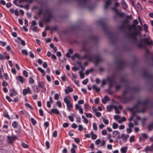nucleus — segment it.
<instances>
[{
  "label": "nucleus",
  "mask_w": 153,
  "mask_h": 153,
  "mask_svg": "<svg viewBox=\"0 0 153 153\" xmlns=\"http://www.w3.org/2000/svg\"><path fill=\"white\" fill-rule=\"evenodd\" d=\"M127 29L130 31H131L133 29L135 31V32L129 33L128 35L133 39L134 42H136L137 40V36L139 33V32H137L136 26L134 24L127 25Z\"/></svg>",
  "instance_id": "obj_1"
},
{
  "label": "nucleus",
  "mask_w": 153,
  "mask_h": 153,
  "mask_svg": "<svg viewBox=\"0 0 153 153\" xmlns=\"http://www.w3.org/2000/svg\"><path fill=\"white\" fill-rule=\"evenodd\" d=\"M129 90L130 91H136L138 89L135 88H130L128 86V85H127L126 86V89L123 91V97L121 99V101L123 103H126L128 101L130 100H132V97H131L129 98H126L125 97L126 94L127 93V90Z\"/></svg>",
  "instance_id": "obj_2"
},
{
  "label": "nucleus",
  "mask_w": 153,
  "mask_h": 153,
  "mask_svg": "<svg viewBox=\"0 0 153 153\" xmlns=\"http://www.w3.org/2000/svg\"><path fill=\"white\" fill-rule=\"evenodd\" d=\"M83 50L85 51V53L84 56H82L81 59H88L90 61L93 60L94 59V56L93 55L91 54V48H84Z\"/></svg>",
  "instance_id": "obj_3"
},
{
  "label": "nucleus",
  "mask_w": 153,
  "mask_h": 153,
  "mask_svg": "<svg viewBox=\"0 0 153 153\" xmlns=\"http://www.w3.org/2000/svg\"><path fill=\"white\" fill-rule=\"evenodd\" d=\"M116 64L120 70H121L126 66V63L121 59H118L116 61Z\"/></svg>",
  "instance_id": "obj_4"
},
{
  "label": "nucleus",
  "mask_w": 153,
  "mask_h": 153,
  "mask_svg": "<svg viewBox=\"0 0 153 153\" xmlns=\"http://www.w3.org/2000/svg\"><path fill=\"white\" fill-rule=\"evenodd\" d=\"M52 17V16L49 11L46 10L43 16V18L45 21L48 22H50Z\"/></svg>",
  "instance_id": "obj_5"
},
{
  "label": "nucleus",
  "mask_w": 153,
  "mask_h": 153,
  "mask_svg": "<svg viewBox=\"0 0 153 153\" xmlns=\"http://www.w3.org/2000/svg\"><path fill=\"white\" fill-rule=\"evenodd\" d=\"M149 101L148 100H146L143 101H139L137 102V105H141L143 107L142 110L140 112H144L145 108L147 105L149 103Z\"/></svg>",
  "instance_id": "obj_6"
},
{
  "label": "nucleus",
  "mask_w": 153,
  "mask_h": 153,
  "mask_svg": "<svg viewBox=\"0 0 153 153\" xmlns=\"http://www.w3.org/2000/svg\"><path fill=\"white\" fill-rule=\"evenodd\" d=\"M64 102L66 103L67 108L68 110L71 109L73 107V105L71 103V101L68 100L66 97H65L64 99Z\"/></svg>",
  "instance_id": "obj_7"
},
{
  "label": "nucleus",
  "mask_w": 153,
  "mask_h": 153,
  "mask_svg": "<svg viewBox=\"0 0 153 153\" xmlns=\"http://www.w3.org/2000/svg\"><path fill=\"white\" fill-rule=\"evenodd\" d=\"M98 23L100 24L102 26V29L103 30L106 32L107 31V26L106 23H105L102 20H100L98 21Z\"/></svg>",
  "instance_id": "obj_8"
},
{
  "label": "nucleus",
  "mask_w": 153,
  "mask_h": 153,
  "mask_svg": "<svg viewBox=\"0 0 153 153\" xmlns=\"http://www.w3.org/2000/svg\"><path fill=\"white\" fill-rule=\"evenodd\" d=\"M8 139V143L10 144H12L16 139V136H7Z\"/></svg>",
  "instance_id": "obj_9"
},
{
  "label": "nucleus",
  "mask_w": 153,
  "mask_h": 153,
  "mask_svg": "<svg viewBox=\"0 0 153 153\" xmlns=\"http://www.w3.org/2000/svg\"><path fill=\"white\" fill-rule=\"evenodd\" d=\"M89 0H78L79 4L82 6H85L87 4Z\"/></svg>",
  "instance_id": "obj_10"
},
{
  "label": "nucleus",
  "mask_w": 153,
  "mask_h": 153,
  "mask_svg": "<svg viewBox=\"0 0 153 153\" xmlns=\"http://www.w3.org/2000/svg\"><path fill=\"white\" fill-rule=\"evenodd\" d=\"M94 59L95 60V63L96 65H97L100 62L102 61V59L99 56L97 55H94Z\"/></svg>",
  "instance_id": "obj_11"
},
{
  "label": "nucleus",
  "mask_w": 153,
  "mask_h": 153,
  "mask_svg": "<svg viewBox=\"0 0 153 153\" xmlns=\"http://www.w3.org/2000/svg\"><path fill=\"white\" fill-rule=\"evenodd\" d=\"M143 76L149 79H152L153 78L152 76L149 74L148 71H145L143 72Z\"/></svg>",
  "instance_id": "obj_12"
},
{
  "label": "nucleus",
  "mask_w": 153,
  "mask_h": 153,
  "mask_svg": "<svg viewBox=\"0 0 153 153\" xmlns=\"http://www.w3.org/2000/svg\"><path fill=\"white\" fill-rule=\"evenodd\" d=\"M107 80L109 82V88H111L113 86V83L115 82L114 78H109L107 79Z\"/></svg>",
  "instance_id": "obj_13"
},
{
  "label": "nucleus",
  "mask_w": 153,
  "mask_h": 153,
  "mask_svg": "<svg viewBox=\"0 0 153 153\" xmlns=\"http://www.w3.org/2000/svg\"><path fill=\"white\" fill-rule=\"evenodd\" d=\"M111 0H107L105 2V4L104 8L105 10H106L108 7L112 4Z\"/></svg>",
  "instance_id": "obj_14"
},
{
  "label": "nucleus",
  "mask_w": 153,
  "mask_h": 153,
  "mask_svg": "<svg viewBox=\"0 0 153 153\" xmlns=\"http://www.w3.org/2000/svg\"><path fill=\"white\" fill-rule=\"evenodd\" d=\"M22 93L24 95H25L27 93L29 94H31L30 88L28 87L27 89H23L22 91Z\"/></svg>",
  "instance_id": "obj_15"
},
{
  "label": "nucleus",
  "mask_w": 153,
  "mask_h": 153,
  "mask_svg": "<svg viewBox=\"0 0 153 153\" xmlns=\"http://www.w3.org/2000/svg\"><path fill=\"white\" fill-rule=\"evenodd\" d=\"M49 113L51 115L53 113L58 114H59V112L57 109L54 108L51 110Z\"/></svg>",
  "instance_id": "obj_16"
},
{
  "label": "nucleus",
  "mask_w": 153,
  "mask_h": 153,
  "mask_svg": "<svg viewBox=\"0 0 153 153\" xmlns=\"http://www.w3.org/2000/svg\"><path fill=\"white\" fill-rule=\"evenodd\" d=\"M128 23V21L127 20L123 21L122 24L119 26L120 28L121 29H124V28L125 25L127 24V23Z\"/></svg>",
  "instance_id": "obj_17"
},
{
  "label": "nucleus",
  "mask_w": 153,
  "mask_h": 153,
  "mask_svg": "<svg viewBox=\"0 0 153 153\" xmlns=\"http://www.w3.org/2000/svg\"><path fill=\"white\" fill-rule=\"evenodd\" d=\"M110 100V99L108 96H105L104 98L102 100V101L103 103L105 104L107 103L108 101H109Z\"/></svg>",
  "instance_id": "obj_18"
},
{
  "label": "nucleus",
  "mask_w": 153,
  "mask_h": 153,
  "mask_svg": "<svg viewBox=\"0 0 153 153\" xmlns=\"http://www.w3.org/2000/svg\"><path fill=\"white\" fill-rule=\"evenodd\" d=\"M17 93L15 91L14 89H11L10 90V95L11 97H13L14 96L16 95Z\"/></svg>",
  "instance_id": "obj_19"
},
{
  "label": "nucleus",
  "mask_w": 153,
  "mask_h": 153,
  "mask_svg": "<svg viewBox=\"0 0 153 153\" xmlns=\"http://www.w3.org/2000/svg\"><path fill=\"white\" fill-rule=\"evenodd\" d=\"M38 83L39 87L43 88L45 90H46L45 88V83L43 82H39Z\"/></svg>",
  "instance_id": "obj_20"
},
{
  "label": "nucleus",
  "mask_w": 153,
  "mask_h": 153,
  "mask_svg": "<svg viewBox=\"0 0 153 153\" xmlns=\"http://www.w3.org/2000/svg\"><path fill=\"white\" fill-rule=\"evenodd\" d=\"M121 4L123 9L125 10H127L128 8V6L124 0H122Z\"/></svg>",
  "instance_id": "obj_21"
},
{
  "label": "nucleus",
  "mask_w": 153,
  "mask_h": 153,
  "mask_svg": "<svg viewBox=\"0 0 153 153\" xmlns=\"http://www.w3.org/2000/svg\"><path fill=\"white\" fill-rule=\"evenodd\" d=\"M121 139H123L124 142H125L127 141L128 139V137L126 136L125 134H122L121 135Z\"/></svg>",
  "instance_id": "obj_22"
},
{
  "label": "nucleus",
  "mask_w": 153,
  "mask_h": 153,
  "mask_svg": "<svg viewBox=\"0 0 153 153\" xmlns=\"http://www.w3.org/2000/svg\"><path fill=\"white\" fill-rule=\"evenodd\" d=\"M142 40L144 41L146 44L149 45H150L152 44V41H149L146 38L144 39H142Z\"/></svg>",
  "instance_id": "obj_23"
},
{
  "label": "nucleus",
  "mask_w": 153,
  "mask_h": 153,
  "mask_svg": "<svg viewBox=\"0 0 153 153\" xmlns=\"http://www.w3.org/2000/svg\"><path fill=\"white\" fill-rule=\"evenodd\" d=\"M146 151H151L153 150V144H152L151 146H148L145 148Z\"/></svg>",
  "instance_id": "obj_24"
},
{
  "label": "nucleus",
  "mask_w": 153,
  "mask_h": 153,
  "mask_svg": "<svg viewBox=\"0 0 153 153\" xmlns=\"http://www.w3.org/2000/svg\"><path fill=\"white\" fill-rule=\"evenodd\" d=\"M108 38L110 39H111V38H114L115 36V35L112 32H110L108 33Z\"/></svg>",
  "instance_id": "obj_25"
},
{
  "label": "nucleus",
  "mask_w": 153,
  "mask_h": 153,
  "mask_svg": "<svg viewBox=\"0 0 153 153\" xmlns=\"http://www.w3.org/2000/svg\"><path fill=\"white\" fill-rule=\"evenodd\" d=\"M120 150L121 153H126L127 150V147L125 146L122 147L121 149Z\"/></svg>",
  "instance_id": "obj_26"
},
{
  "label": "nucleus",
  "mask_w": 153,
  "mask_h": 153,
  "mask_svg": "<svg viewBox=\"0 0 153 153\" xmlns=\"http://www.w3.org/2000/svg\"><path fill=\"white\" fill-rule=\"evenodd\" d=\"M18 79L22 84H23L24 82L23 77L19 75L18 76Z\"/></svg>",
  "instance_id": "obj_27"
},
{
  "label": "nucleus",
  "mask_w": 153,
  "mask_h": 153,
  "mask_svg": "<svg viewBox=\"0 0 153 153\" xmlns=\"http://www.w3.org/2000/svg\"><path fill=\"white\" fill-rule=\"evenodd\" d=\"M92 88L93 89L95 90L97 92H98L100 91V88H97L96 85H93L92 86Z\"/></svg>",
  "instance_id": "obj_28"
},
{
  "label": "nucleus",
  "mask_w": 153,
  "mask_h": 153,
  "mask_svg": "<svg viewBox=\"0 0 153 153\" xmlns=\"http://www.w3.org/2000/svg\"><path fill=\"white\" fill-rule=\"evenodd\" d=\"M115 87L116 88V90L117 91H118L121 88L122 86L121 84H117L115 85Z\"/></svg>",
  "instance_id": "obj_29"
},
{
  "label": "nucleus",
  "mask_w": 153,
  "mask_h": 153,
  "mask_svg": "<svg viewBox=\"0 0 153 153\" xmlns=\"http://www.w3.org/2000/svg\"><path fill=\"white\" fill-rule=\"evenodd\" d=\"M33 91L34 92L38 93L40 91V89L37 86H35L33 87Z\"/></svg>",
  "instance_id": "obj_30"
},
{
  "label": "nucleus",
  "mask_w": 153,
  "mask_h": 153,
  "mask_svg": "<svg viewBox=\"0 0 153 153\" xmlns=\"http://www.w3.org/2000/svg\"><path fill=\"white\" fill-rule=\"evenodd\" d=\"M89 39L92 40L96 42L98 40V38L95 36H92L90 37Z\"/></svg>",
  "instance_id": "obj_31"
},
{
  "label": "nucleus",
  "mask_w": 153,
  "mask_h": 153,
  "mask_svg": "<svg viewBox=\"0 0 153 153\" xmlns=\"http://www.w3.org/2000/svg\"><path fill=\"white\" fill-rule=\"evenodd\" d=\"M112 108L113 106H108L106 107V111L108 112H110L112 111Z\"/></svg>",
  "instance_id": "obj_32"
},
{
  "label": "nucleus",
  "mask_w": 153,
  "mask_h": 153,
  "mask_svg": "<svg viewBox=\"0 0 153 153\" xmlns=\"http://www.w3.org/2000/svg\"><path fill=\"white\" fill-rule=\"evenodd\" d=\"M113 137H115L118 135H119L120 132L117 131H114L113 132Z\"/></svg>",
  "instance_id": "obj_33"
},
{
  "label": "nucleus",
  "mask_w": 153,
  "mask_h": 153,
  "mask_svg": "<svg viewBox=\"0 0 153 153\" xmlns=\"http://www.w3.org/2000/svg\"><path fill=\"white\" fill-rule=\"evenodd\" d=\"M30 29L34 32H38V28L37 27H32L31 28H30Z\"/></svg>",
  "instance_id": "obj_34"
},
{
  "label": "nucleus",
  "mask_w": 153,
  "mask_h": 153,
  "mask_svg": "<svg viewBox=\"0 0 153 153\" xmlns=\"http://www.w3.org/2000/svg\"><path fill=\"white\" fill-rule=\"evenodd\" d=\"M38 70L40 71L41 73H42V75L43 76H44L45 75V72L40 67H38L37 68Z\"/></svg>",
  "instance_id": "obj_35"
},
{
  "label": "nucleus",
  "mask_w": 153,
  "mask_h": 153,
  "mask_svg": "<svg viewBox=\"0 0 153 153\" xmlns=\"http://www.w3.org/2000/svg\"><path fill=\"white\" fill-rule=\"evenodd\" d=\"M149 131H150L152 128H153V121L152 123L149 124L148 126Z\"/></svg>",
  "instance_id": "obj_36"
},
{
  "label": "nucleus",
  "mask_w": 153,
  "mask_h": 153,
  "mask_svg": "<svg viewBox=\"0 0 153 153\" xmlns=\"http://www.w3.org/2000/svg\"><path fill=\"white\" fill-rule=\"evenodd\" d=\"M18 123L16 121H13L12 124V125L13 128H15L17 127Z\"/></svg>",
  "instance_id": "obj_37"
},
{
  "label": "nucleus",
  "mask_w": 153,
  "mask_h": 153,
  "mask_svg": "<svg viewBox=\"0 0 153 153\" xmlns=\"http://www.w3.org/2000/svg\"><path fill=\"white\" fill-rule=\"evenodd\" d=\"M4 116L9 119H10V117L8 115V112L7 111H5L4 113Z\"/></svg>",
  "instance_id": "obj_38"
},
{
  "label": "nucleus",
  "mask_w": 153,
  "mask_h": 153,
  "mask_svg": "<svg viewBox=\"0 0 153 153\" xmlns=\"http://www.w3.org/2000/svg\"><path fill=\"white\" fill-rule=\"evenodd\" d=\"M120 81L125 83L128 84V80L124 78H121L120 80Z\"/></svg>",
  "instance_id": "obj_39"
},
{
  "label": "nucleus",
  "mask_w": 153,
  "mask_h": 153,
  "mask_svg": "<svg viewBox=\"0 0 153 153\" xmlns=\"http://www.w3.org/2000/svg\"><path fill=\"white\" fill-rule=\"evenodd\" d=\"M93 129L95 131H97V124L96 123H93L92 124Z\"/></svg>",
  "instance_id": "obj_40"
},
{
  "label": "nucleus",
  "mask_w": 153,
  "mask_h": 153,
  "mask_svg": "<svg viewBox=\"0 0 153 153\" xmlns=\"http://www.w3.org/2000/svg\"><path fill=\"white\" fill-rule=\"evenodd\" d=\"M113 128L114 129H116L118 127V125L115 123H114L112 124Z\"/></svg>",
  "instance_id": "obj_41"
},
{
  "label": "nucleus",
  "mask_w": 153,
  "mask_h": 153,
  "mask_svg": "<svg viewBox=\"0 0 153 153\" xmlns=\"http://www.w3.org/2000/svg\"><path fill=\"white\" fill-rule=\"evenodd\" d=\"M141 137L144 139H147L148 138V136L146 134L143 133L141 135Z\"/></svg>",
  "instance_id": "obj_42"
},
{
  "label": "nucleus",
  "mask_w": 153,
  "mask_h": 153,
  "mask_svg": "<svg viewBox=\"0 0 153 153\" xmlns=\"http://www.w3.org/2000/svg\"><path fill=\"white\" fill-rule=\"evenodd\" d=\"M132 113H133V114H132V116H131L129 119V120L130 121H131L133 120V117H134L135 115V112L133 111L132 112Z\"/></svg>",
  "instance_id": "obj_43"
},
{
  "label": "nucleus",
  "mask_w": 153,
  "mask_h": 153,
  "mask_svg": "<svg viewBox=\"0 0 153 153\" xmlns=\"http://www.w3.org/2000/svg\"><path fill=\"white\" fill-rule=\"evenodd\" d=\"M31 121L33 125H35L36 123V120L33 118H31Z\"/></svg>",
  "instance_id": "obj_44"
},
{
  "label": "nucleus",
  "mask_w": 153,
  "mask_h": 153,
  "mask_svg": "<svg viewBox=\"0 0 153 153\" xmlns=\"http://www.w3.org/2000/svg\"><path fill=\"white\" fill-rule=\"evenodd\" d=\"M22 146L25 148H27L28 147V146L24 143H22L21 144Z\"/></svg>",
  "instance_id": "obj_45"
},
{
  "label": "nucleus",
  "mask_w": 153,
  "mask_h": 153,
  "mask_svg": "<svg viewBox=\"0 0 153 153\" xmlns=\"http://www.w3.org/2000/svg\"><path fill=\"white\" fill-rule=\"evenodd\" d=\"M25 106L30 109H33V108L32 107L29 103H26L25 104Z\"/></svg>",
  "instance_id": "obj_46"
},
{
  "label": "nucleus",
  "mask_w": 153,
  "mask_h": 153,
  "mask_svg": "<svg viewBox=\"0 0 153 153\" xmlns=\"http://www.w3.org/2000/svg\"><path fill=\"white\" fill-rule=\"evenodd\" d=\"M21 52L22 54H25L26 55H27L28 53L27 51L25 49H23L22 50Z\"/></svg>",
  "instance_id": "obj_47"
},
{
  "label": "nucleus",
  "mask_w": 153,
  "mask_h": 153,
  "mask_svg": "<svg viewBox=\"0 0 153 153\" xmlns=\"http://www.w3.org/2000/svg\"><path fill=\"white\" fill-rule=\"evenodd\" d=\"M79 74L81 78V79L83 78L85 76V75H84V74L82 71H79Z\"/></svg>",
  "instance_id": "obj_48"
},
{
  "label": "nucleus",
  "mask_w": 153,
  "mask_h": 153,
  "mask_svg": "<svg viewBox=\"0 0 153 153\" xmlns=\"http://www.w3.org/2000/svg\"><path fill=\"white\" fill-rule=\"evenodd\" d=\"M37 24L36 22L34 20L32 21L31 22V25L30 26V28H31L32 27H33L34 26L36 25Z\"/></svg>",
  "instance_id": "obj_49"
},
{
  "label": "nucleus",
  "mask_w": 153,
  "mask_h": 153,
  "mask_svg": "<svg viewBox=\"0 0 153 153\" xmlns=\"http://www.w3.org/2000/svg\"><path fill=\"white\" fill-rule=\"evenodd\" d=\"M86 116L87 118H91L92 117V115L90 113H88L86 114Z\"/></svg>",
  "instance_id": "obj_50"
},
{
  "label": "nucleus",
  "mask_w": 153,
  "mask_h": 153,
  "mask_svg": "<svg viewBox=\"0 0 153 153\" xmlns=\"http://www.w3.org/2000/svg\"><path fill=\"white\" fill-rule=\"evenodd\" d=\"M56 104L58 107L60 108L62 107V105L61 102L60 101H58L56 102Z\"/></svg>",
  "instance_id": "obj_51"
},
{
  "label": "nucleus",
  "mask_w": 153,
  "mask_h": 153,
  "mask_svg": "<svg viewBox=\"0 0 153 153\" xmlns=\"http://www.w3.org/2000/svg\"><path fill=\"white\" fill-rule=\"evenodd\" d=\"M103 121L105 124H108L109 123L108 120L105 118L103 119Z\"/></svg>",
  "instance_id": "obj_52"
},
{
  "label": "nucleus",
  "mask_w": 153,
  "mask_h": 153,
  "mask_svg": "<svg viewBox=\"0 0 153 153\" xmlns=\"http://www.w3.org/2000/svg\"><path fill=\"white\" fill-rule=\"evenodd\" d=\"M34 82V80L32 77H30L29 79V82L30 84H32Z\"/></svg>",
  "instance_id": "obj_53"
},
{
  "label": "nucleus",
  "mask_w": 153,
  "mask_h": 153,
  "mask_svg": "<svg viewBox=\"0 0 153 153\" xmlns=\"http://www.w3.org/2000/svg\"><path fill=\"white\" fill-rule=\"evenodd\" d=\"M134 136H131L129 139V141L130 143H132L134 140Z\"/></svg>",
  "instance_id": "obj_54"
},
{
  "label": "nucleus",
  "mask_w": 153,
  "mask_h": 153,
  "mask_svg": "<svg viewBox=\"0 0 153 153\" xmlns=\"http://www.w3.org/2000/svg\"><path fill=\"white\" fill-rule=\"evenodd\" d=\"M45 145L47 149H48L50 148V144L48 141L46 142Z\"/></svg>",
  "instance_id": "obj_55"
},
{
  "label": "nucleus",
  "mask_w": 153,
  "mask_h": 153,
  "mask_svg": "<svg viewBox=\"0 0 153 153\" xmlns=\"http://www.w3.org/2000/svg\"><path fill=\"white\" fill-rule=\"evenodd\" d=\"M88 81V79H86L82 82V83L84 85H86L87 84Z\"/></svg>",
  "instance_id": "obj_56"
},
{
  "label": "nucleus",
  "mask_w": 153,
  "mask_h": 153,
  "mask_svg": "<svg viewBox=\"0 0 153 153\" xmlns=\"http://www.w3.org/2000/svg\"><path fill=\"white\" fill-rule=\"evenodd\" d=\"M23 74L25 77H28V73L25 70H24L23 71Z\"/></svg>",
  "instance_id": "obj_57"
},
{
  "label": "nucleus",
  "mask_w": 153,
  "mask_h": 153,
  "mask_svg": "<svg viewBox=\"0 0 153 153\" xmlns=\"http://www.w3.org/2000/svg\"><path fill=\"white\" fill-rule=\"evenodd\" d=\"M134 126V124L131 123V122H129L128 124V126L129 128L133 127Z\"/></svg>",
  "instance_id": "obj_58"
},
{
  "label": "nucleus",
  "mask_w": 153,
  "mask_h": 153,
  "mask_svg": "<svg viewBox=\"0 0 153 153\" xmlns=\"http://www.w3.org/2000/svg\"><path fill=\"white\" fill-rule=\"evenodd\" d=\"M59 97V95L58 94H56L54 95V99L56 100H58Z\"/></svg>",
  "instance_id": "obj_59"
},
{
  "label": "nucleus",
  "mask_w": 153,
  "mask_h": 153,
  "mask_svg": "<svg viewBox=\"0 0 153 153\" xmlns=\"http://www.w3.org/2000/svg\"><path fill=\"white\" fill-rule=\"evenodd\" d=\"M101 142V140L99 139H98L96 140L95 141V144L97 145H98Z\"/></svg>",
  "instance_id": "obj_60"
},
{
  "label": "nucleus",
  "mask_w": 153,
  "mask_h": 153,
  "mask_svg": "<svg viewBox=\"0 0 153 153\" xmlns=\"http://www.w3.org/2000/svg\"><path fill=\"white\" fill-rule=\"evenodd\" d=\"M4 76L6 80H8L9 79L8 74L7 73H5L4 74Z\"/></svg>",
  "instance_id": "obj_61"
},
{
  "label": "nucleus",
  "mask_w": 153,
  "mask_h": 153,
  "mask_svg": "<svg viewBox=\"0 0 153 153\" xmlns=\"http://www.w3.org/2000/svg\"><path fill=\"white\" fill-rule=\"evenodd\" d=\"M79 128H78V130L80 131H81L83 129V127L81 125H79L78 126Z\"/></svg>",
  "instance_id": "obj_62"
},
{
  "label": "nucleus",
  "mask_w": 153,
  "mask_h": 153,
  "mask_svg": "<svg viewBox=\"0 0 153 153\" xmlns=\"http://www.w3.org/2000/svg\"><path fill=\"white\" fill-rule=\"evenodd\" d=\"M97 135L96 134H93L91 136V138L92 140H95L97 138Z\"/></svg>",
  "instance_id": "obj_63"
},
{
  "label": "nucleus",
  "mask_w": 153,
  "mask_h": 153,
  "mask_svg": "<svg viewBox=\"0 0 153 153\" xmlns=\"http://www.w3.org/2000/svg\"><path fill=\"white\" fill-rule=\"evenodd\" d=\"M68 118L71 121L73 122L74 121V117L73 116H68Z\"/></svg>",
  "instance_id": "obj_64"
}]
</instances>
